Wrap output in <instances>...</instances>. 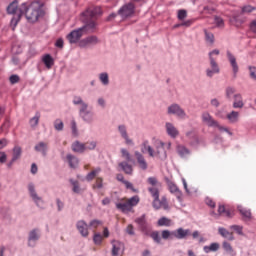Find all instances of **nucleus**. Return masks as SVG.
<instances>
[{"label":"nucleus","mask_w":256,"mask_h":256,"mask_svg":"<svg viewBox=\"0 0 256 256\" xmlns=\"http://www.w3.org/2000/svg\"><path fill=\"white\" fill-rule=\"evenodd\" d=\"M67 159H68V162H69V166L72 169H75V167H77V165H79V159H77V157H75L71 154H68Z\"/></svg>","instance_id":"33"},{"label":"nucleus","mask_w":256,"mask_h":256,"mask_svg":"<svg viewBox=\"0 0 256 256\" xmlns=\"http://www.w3.org/2000/svg\"><path fill=\"white\" fill-rule=\"evenodd\" d=\"M72 185H73V188H72V191L74 193H81V188L79 187V182L77 181H71Z\"/></svg>","instance_id":"56"},{"label":"nucleus","mask_w":256,"mask_h":256,"mask_svg":"<svg viewBox=\"0 0 256 256\" xmlns=\"http://www.w3.org/2000/svg\"><path fill=\"white\" fill-rule=\"evenodd\" d=\"M252 11H255V7L251 6V5H247L242 7V13L246 14V13H252Z\"/></svg>","instance_id":"57"},{"label":"nucleus","mask_w":256,"mask_h":256,"mask_svg":"<svg viewBox=\"0 0 256 256\" xmlns=\"http://www.w3.org/2000/svg\"><path fill=\"white\" fill-rule=\"evenodd\" d=\"M72 151H74V153H84L85 151V144L76 141L72 144Z\"/></svg>","instance_id":"27"},{"label":"nucleus","mask_w":256,"mask_h":256,"mask_svg":"<svg viewBox=\"0 0 256 256\" xmlns=\"http://www.w3.org/2000/svg\"><path fill=\"white\" fill-rule=\"evenodd\" d=\"M159 227H171V219L167 217H162L158 220Z\"/></svg>","instance_id":"37"},{"label":"nucleus","mask_w":256,"mask_h":256,"mask_svg":"<svg viewBox=\"0 0 256 256\" xmlns=\"http://www.w3.org/2000/svg\"><path fill=\"white\" fill-rule=\"evenodd\" d=\"M101 173V168H96L92 170L90 173L86 176V181H93Z\"/></svg>","instance_id":"35"},{"label":"nucleus","mask_w":256,"mask_h":256,"mask_svg":"<svg viewBox=\"0 0 256 256\" xmlns=\"http://www.w3.org/2000/svg\"><path fill=\"white\" fill-rule=\"evenodd\" d=\"M176 151L180 157H187L191 153L184 145H178Z\"/></svg>","instance_id":"31"},{"label":"nucleus","mask_w":256,"mask_h":256,"mask_svg":"<svg viewBox=\"0 0 256 256\" xmlns=\"http://www.w3.org/2000/svg\"><path fill=\"white\" fill-rule=\"evenodd\" d=\"M98 43H99V40L96 38V36H89L87 38L80 40L78 42V47L85 49V47H89L91 45H97Z\"/></svg>","instance_id":"10"},{"label":"nucleus","mask_w":256,"mask_h":256,"mask_svg":"<svg viewBox=\"0 0 256 256\" xmlns=\"http://www.w3.org/2000/svg\"><path fill=\"white\" fill-rule=\"evenodd\" d=\"M117 15H119L123 19H129V17H133V15H135V4H133V2H129L127 4H124L118 10Z\"/></svg>","instance_id":"7"},{"label":"nucleus","mask_w":256,"mask_h":256,"mask_svg":"<svg viewBox=\"0 0 256 256\" xmlns=\"http://www.w3.org/2000/svg\"><path fill=\"white\" fill-rule=\"evenodd\" d=\"M240 215L242 216L243 221H251L253 219V214L251 213V209H247L242 205L237 207Z\"/></svg>","instance_id":"13"},{"label":"nucleus","mask_w":256,"mask_h":256,"mask_svg":"<svg viewBox=\"0 0 256 256\" xmlns=\"http://www.w3.org/2000/svg\"><path fill=\"white\" fill-rule=\"evenodd\" d=\"M233 99H234L233 101L234 109H243V107H245V102H243V96L240 93L235 94Z\"/></svg>","instance_id":"19"},{"label":"nucleus","mask_w":256,"mask_h":256,"mask_svg":"<svg viewBox=\"0 0 256 256\" xmlns=\"http://www.w3.org/2000/svg\"><path fill=\"white\" fill-rule=\"evenodd\" d=\"M217 57H219V50L215 49L209 53L210 67L206 70L207 77H213L220 73L219 64H217Z\"/></svg>","instance_id":"5"},{"label":"nucleus","mask_w":256,"mask_h":256,"mask_svg":"<svg viewBox=\"0 0 256 256\" xmlns=\"http://www.w3.org/2000/svg\"><path fill=\"white\" fill-rule=\"evenodd\" d=\"M9 127H11V122L6 119L3 125L0 127V133L6 131V129H9Z\"/></svg>","instance_id":"61"},{"label":"nucleus","mask_w":256,"mask_h":256,"mask_svg":"<svg viewBox=\"0 0 256 256\" xmlns=\"http://www.w3.org/2000/svg\"><path fill=\"white\" fill-rule=\"evenodd\" d=\"M230 229H233L234 231H236V233H238V235H243V226L232 225V226H230Z\"/></svg>","instance_id":"54"},{"label":"nucleus","mask_w":256,"mask_h":256,"mask_svg":"<svg viewBox=\"0 0 256 256\" xmlns=\"http://www.w3.org/2000/svg\"><path fill=\"white\" fill-rule=\"evenodd\" d=\"M231 25H234V27H241L243 23H245V19L239 17V16H233L230 19Z\"/></svg>","instance_id":"32"},{"label":"nucleus","mask_w":256,"mask_h":256,"mask_svg":"<svg viewBox=\"0 0 256 256\" xmlns=\"http://www.w3.org/2000/svg\"><path fill=\"white\" fill-rule=\"evenodd\" d=\"M177 17L180 21H183V19H186L187 18V10H178Z\"/></svg>","instance_id":"55"},{"label":"nucleus","mask_w":256,"mask_h":256,"mask_svg":"<svg viewBox=\"0 0 256 256\" xmlns=\"http://www.w3.org/2000/svg\"><path fill=\"white\" fill-rule=\"evenodd\" d=\"M126 233L131 236L135 235V228L133 227V224H129L126 227Z\"/></svg>","instance_id":"60"},{"label":"nucleus","mask_w":256,"mask_h":256,"mask_svg":"<svg viewBox=\"0 0 256 256\" xmlns=\"http://www.w3.org/2000/svg\"><path fill=\"white\" fill-rule=\"evenodd\" d=\"M37 239H39V233L37 230H32L29 234L28 245L33 247L35 245L33 242L37 241Z\"/></svg>","instance_id":"29"},{"label":"nucleus","mask_w":256,"mask_h":256,"mask_svg":"<svg viewBox=\"0 0 256 256\" xmlns=\"http://www.w3.org/2000/svg\"><path fill=\"white\" fill-rule=\"evenodd\" d=\"M167 187L170 191V193H172L173 195L176 196V198L178 199V201H183V192H181V190H179V187L177 186V184H175V182L171 181V180H167Z\"/></svg>","instance_id":"8"},{"label":"nucleus","mask_w":256,"mask_h":256,"mask_svg":"<svg viewBox=\"0 0 256 256\" xmlns=\"http://www.w3.org/2000/svg\"><path fill=\"white\" fill-rule=\"evenodd\" d=\"M88 109H89V105L87 103L84 102L80 104V110H79L80 116H82L85 113H88L89 112Z\"/></svg>","instance_id":"47"},{"label":"nucleus","mask_w":256,"mask_h":256,"mask_svg":"<svg viewBox=\"0 0 256 256\" xmlns=\"http://www.w3.org/2000/svg\"><path fill=\"white\" fill-rule=\"evenodd\" d=\"M202 122L205 123V125H207L208 127H217V129H219V131H221L222 133L224 131L225 133H228V135H233L229 128L221 126L219 122H217V120H214L213 116H211L209 112H204L202 114Z\"/></svg>","instance_id":"6"},{"label":"nucleus","mask_w":256,"mask_h":256,"mask_svg":"<svg viewBox=\"0 0 256 256\" xmlns=\"http://www.w3.org/2000/svg\"><path fill=\"white\" fill-rule=\"evenodd\" d=\"M98 15H101V7H95L93 9H88L83 13V17H85L86 25L78 28L76 30L71 31L66 39L69 41L71 45L75 43H79L81 41V37L87 34V31H93L95 27V19H97Z\"/></svg>","instance_id":"2"},{"label":"nucleus","mask_w":256,"mask_h":256,"mask_svg":"<svg viewBox=\"0 0 256 256\" xmlns=\"http://www.w3.org/2000/svg\"><path fill=\"white\" fill-rule=\"evenodd\" d=\"M190 230H185L183 228H178L177 230H174V238L175 239H185L188 235H190Z\"/></svg>","instance_id":"23"},{"label":"nucleus","mask_w":256,"mask_h":256,"mask_svg":"<svg viewBox=\"0 0 256 256\" xmlns=\"http://www.w3.org/2000/svg\"><path fill=\"white\" fill-rule=\"evenodd\" d=\"M235 93V88L234 87H227L226 88V97L228 99H231V95H234Z\"/></svg>","instance_id":"59"},{"label":"nucleus","mask_w":256,"mask_h":256,"mask_svg":"<svg viewBox=\"0 0 256 256\" xmlns=\"http://www.w3.org/2000/svg\"><path fill=\"white\" fill-rule=\"evenodd\" d=\"M54 127L56 131H63V121H61L60 119L55 120Z\"/></svg>","instance_id":"51"},{"label":"nucleus","mask_w":256,"mask_h":256,"mask_svg":"<svg viewBox=\"0 0 256 256\" xmlns=\"http://www.w3.org/2000/svg\"><path fill=\"white\" fill-rule=\"evenodd\" d=\"M125 249V245L117 240L112 242V256H119V253Z\"/></svg>","instance_id":"17"},{"label":"nucleus","mask_w":256,"mask_h":256,"mask_svg":"<svg viewBox=\"0 0 256 256\" xmlns=\"http://www.w3.org/2000/svg\"><path fill=\"white\" fill-rule=\"evenodd\" d=\"M150 237L155 241V243H161V236H159L158 231H154L150 234Z\"/></svg>","instance_id":"48"},{"label":"nucleus","mask_w":256,"mask_h":256,"mask_svg":"<svg viewBox=\"0 0 256 256\" xmlns=\"http://www.w3.org/2000/svg\"><path fill=\"white\" fill-rule=\"evenodd\" d=\"M39 119H41V114L37 112L35 116L30 119V126L37 127V125H39Z\"/></svg>","instance_id":"41"},{"label":"nucleus","mask_w":256,"mask_h":256,"mask_svg":"<svg viewBox=\"0 0 256 256\" xmlns=\"http://www.w3.org/2000/svg\"><path fill=\"white\" fill-rule=\"evenodd\" d=\"M135 223H137V225L139 226V229H141V231H147V219H146L145 214L136 218Z\"/></svg>","instance_id":"25"},{"label":"nucleus","mask_w":256,"mask_h":256,"mask_svg":"<svg viewBox=\"0 0 256 256\" xmlns=\"http://www.w3.org/2000/svg\"><path fill=\"white\" fill-rule=\"evenodd\" d=\"M148 191L153 197L152 207L158 211V209H169V203L167 202V198L162 197L159 199V188L158 187H149Z\"/></svg>","instance_id":"3"},{"label":"nucleus","mask_w":256,"mask_h":256,"mask_svg":"<svg viewBox=\"0 0 256 256\" xmlns=\"http://www.w3.org/2000/svg\"><path fill=\"white\" fill-rule=\"evenodd\" d=\"M168 113L170 115H176L177 117H180V119H185V117H187L185 110H183L182 107L179 106L178 104L171 105L168 108Z\"/></svg>","instance_id":"9"},{"label":"nucleus","mask_w":256,"mask_h":256,"mask_svg":"<svg viewBox=\"0 0 256 256\" xmlns=\"http://www.w3.org/2000/svg\"><path fill=\"white\" fill-rule=\"evenodd\" d=\"M135 157H136V161H137L140 169H142L143 171H146L148 164H147V160H145V157L143 156V154H141L139 151H136Z\"/></svg>","instance_id":"18"},{"label":"nucleus","mask_w":256,"mask_h":256,"mask_svg":"<svg viewBox=\"0 0 256 256\" xmlns=\"http://www.w3.org/2000/svg\"><path fill=\"white\" fill-rule=\"evenodd\" d=\"M73 103L74 105H83V103H85L83 101V99L79 96H75L74 99H73Z\"/></svg>","instance_id":"63"},{"label":"nucleus","mask_w":256,"mask_h":256,"mask_svg":"<svg viewBox=\"0 0 256 256\" xmlns=\"http://www.w3.org/2000/svg\"><path fill=\"white\" fill-rule=\"evenodd\" d=\"M162 239H175V232L174 231H169V230H163L162 233Z\"/></svg>","instance_id":"38"},{"label":"nucleus","mask_w":256,"mask_h":256,"mask_svg":"<svg viewBox=\"0 0 256 256\" xmlns=\"http://www.w3.org/2000/svg\"><path fill=\"white\" fill-rule=\"evenodd\" d=\"M7 11L10 15H14L11 21L12 25L13 23L17 25L23 15H25L28 23H37L41 17L45 16L41 2L22 3L19 6V2L15 0L7 7Z\"/></svg>","instance_id":"1"},{"label":"nucleus","mask_w":256,"mask_h":256,"mask_svg":"<svg viewBox=\"0 0 256 256\" xmlns=\"http://www.w3.org/2000/svg\"><path fill=\"white\" fill-rule=\"evenodd\" d=\"M227 58L232 67L234 75H237V73H239V65H237V58H235V56L229 51H227Z\"/></svg>","instance_id":"16"},{"label":"nucleus","mask_w":256,"mask_h":256,"mask_svg":"<svg viewBox=\"0 0 256 256\" xmlns=\"http://www.w3.org/2000/svg\"><path fill=\"white\" fill-rule=\"evenodd\" d=\"M95 147H97L96 142H87L84 144V151H92Z\"/></svg>","instance_id":"44"},{"label":"nucleus","mask_w":256,"mask_h":256,"mask_svg":"<svg viewBox=\"0 0 256 256\" xmlns=\"http://www.w3.org/2000/svg\"><path fill=\"white\" fill-rule=\"evenodd\" d=\"M119 167L126 173L127 175H131L133 173V166L129 165L127 162H122L119 164Z\"/></svg>","instance_id":"34"},{"label":"nucleus","mask_w":256,"mask_h":256,"mask_svg":"<svg viewBox=\"0 0 256 256\" xmlns=\"http://www.w3.org/2000/svg\"><path fill=\"white\" fill-rule=\"evenodd\" d=\"M121 153L122 157L126 159V161H131V154L129 153V151H127V149L122 148Z\"/></svg>","instance_id":"52"},{"label":"nucleus","mask_w":256,"mask_h":256,"mask_svg":"<svg viewBox=\"0 0 256 256\" xmlns=\"http://www.w3.org/2000/svg\"><path fill=\"white\" fill-rule=\"evenodd\" d=\"M139 196H133L129 199H122L120 202L116 203V208L122 213H133V207L139 205Z\"/></svg>","instance_id":"4"},{"label":"nucleus","mask_w":256,"mask_h":256,"mask_svg":"<svg viewBox=\"0 0 256 256\" xmlns=\"http://www.w3.org/2000/svg\"><path fill=\"white\" fill-rule=\"evenodd\" d=\"M250 31H252V33H256V19L250 23Z\"/></svg>","instance_id":"64"},{"label":"nucleus","mask_w":256,"mask_h":256,"mask_svg":"<svg viewBox=\"0 0 256 256\" xmlns=\"http://www.w3.org/2000/svg\"><path fill=\"white\" fill-rule=\"evenodd\" d=\"M154 157H158V159H167V152L165 151V144L160 142L157 147L156 151H154Z\"/></svg>","instance_id":"14"},{"label":"nucleus","mask_w":256,"mask_h":256,"mask_svg":"<svg viewBox=\"0 0 256 256\" xmlns=\"http://www.w3.org/2000/svg\"><path fill=\"white\" fill-rule=\"evenodd\" d=\"M249 73H250L251 79L256 81V67L250 66L249 67Z\"/></svg>","instance_id":"62"},{"label":"nucleus","mask_w":256,"mask_h":256,"mask_svg":"<svg viewBox=\"0 0 256 256\" xmlns=\"http://www.w3.org/2000/svg\"><path fill=\"white\" fill-rule=\"evenodd\" d=\"M211 215L213 217H233V212H231L230 210L225 209L224 205H220L218 207V213H215V211H212Z\"/></svg>","instance_id":"12"},{"label":"nucleus","mask_w":256,"mask_h":256,"mask_svg":"<svg viewBox=\"0 0 256 256\" xmlns=\"http://www.w3.org/2000/svg\"><path fill=\"white\" fill-rule=\"evenodd\" d=\"M226 118L230 123H237L239 121V112L232 111L226 115Z\"/></svg>","instance_id":"30"},{"label":"nucleus","mask_w":256,"mask_h":256,"mask_svg":"<svg viewBox=\"0 0 256 256\" xmlns=\"http://www.w3.org/2000/svg\"><path fill=\"white\" fill-rule=\"evenodd\" d=\"M222 247L227 251V253H233V247L231 246V244H229V242L224 241Z\"/></svg>","instance_id":"53"},{"label":"nucleus","mask_w":256,"mask_h":256,"mask_svg":"<svg viewBox=\"0 0 256 256\" xmlns=\"http://www.w3.org/2000/svg\"><path fill=\"white\" fill-rule=\"evenodd\" d=\"M93 189H103V178L97 177Z\"/></svg>","instance_id":"45"},{"label":"nucleus","mask_w":256,"mask_h":256,"mask_svg":"<svg viewBox=\"0 0 256 256\" xmlns=\"http://www.w3.org/2000/svg\"><path fill=\"white\" fill-rule=\"evenodd\" d=\"M149 153L150 157H155V150L149 145V141H144L141 145V152L142 153Z\"/></svg>","instance_id":"24"},{"label":"nucleus","mask_w":256,"mask_h":256,"mask_svg":"<svg viewBox=\"0 0 256 256\" xmlns=\"http://www.w3.org/2000/svg\"><path fill=\"white\" fill-rule=\"evenodd\" d=\"M219 235H221V237H224V239H227L228 241H235V236L233 235V232H229V230L220 227L218 229Z\"/></svg>","instance_id":"21"},{"label":"nucleus","mask_w":256,"mask_h":256,"mask_svg":"<svg viewBox=\"0 0 256 256\" xmlns=\"http://www.w3.org/2000/svg\"><path fill=\"white\" fill-rule=\"evenodd\" d=\"M42 62L44 63L46 69H51L53 65H55V60L51 56V54H46L42 57Z\"/></svg>","instance_id":"26"},{"label":"nucleus","mask_w":256,"mask_h":256,"mask_svg":"<svg viewBox=\"0 0 256 256\" xmlns=\"http://www.w3.org/2000/svg\"><path fill=\"white\" fill-rule=\"evenodd\" d=\"M147 181H148L149 185H151V187H161V184L155 177H149L147 179Z\"/></svg>","instance_id":"43"},{"label":"nucleus","mask_w":256,"mask_h":256,"mask_svg":"<svg viewBox=\"0 0 256 256\" xmlns=\"http://www.w3.org/2000/svg\"><path fill=\"white\" fill-rule=\"evenodd\" d=\"M214 23L218 27H224L225 26V21H223V18H221L219 16L214 17Z\"/></svg>","instance_id":"50"},{"label":"nucleus","mask_w":256,"mask_h":256,"mask_svg":"<svg viewBox=\"0 0 256 256\" xmlns=\"http://www.w3.org/2000/svg\"><path fill=\"white\" fill-rule=\"evenodd\" d=\"M118 131L123 139H125L126 145H133V140L129 138L127 134V128L124 125L118 127Z\"/></svg>","instance_id":"20"},{"label":"nucleus","mask_w":256,"mask_h":256,"mask_svg":"<svg viewBox=\"0 0 256 256\" xmlns=\"http://www.w3.org/2000/svg\"><path fill=\"white\" fill-rule=\"evenodd\" d=\"M9 81L11 83V85H15V83H19L20 81V78H19V75H11L10 78H9Z\"/></svg>","instance_id":"58"},{"label":"nucleus","mask_w":256,"mask_h":256,"mask_svg":"<svg viewBox=\"0 0 256 256\" xmlns=\"http://www.w3.org/2000/svg\"><path fill=\"white\" fill-rule=\"evenodd\" d=\"M21 153H22L21 147L15 146L13 149L12 163H15L17 159H20Z\"/></svg>","instance_id":"36"},{"label":"nucleus","mask_w":256,"mask_h":256,"mask_svg":"<svg viewBox=\"0 0 256 256\" xmlns=\"http://www.w3.org/2000/svg\"><path fill=\"white\" fill-rule=\"evenodd\" d=\"M76 228L82 237H89V225H87L85 221L79 220L76 223Z\"/></svg>","instance_id":"11"},{"label":"nucleus","mask_w":256,"mask_h":256,"mask_svg":"<svg viewBox=\"0 0 256 256\" xmlns=\"http://www.w3.org/2000/svg\"><path fill=\"white\" fill-rule=\"evenodd\" d=\"M205 253H210V251H219V243H212L210 246H204Z\"/></svg>","instance_id":"40"},{"label":"nucleus","mask_w":256,"mask_h":256,"mask_svg":"<svg viewBox=\"0 0 256 256\" xmlns=\"http://www.w3.org/2000/svg\"><path fill=\"white\" fill-rule=\"evenodd\" d=\"M166 133L171 137L172 139H177L179 137V130L173 125L172 123L167 122L166 125Z\"/></svg>","instance_id":"15"},{"label":"nucleus","mask_w":256,"mask_h":256,"mask_svg":"<svg viewBox=\"0 0 256 256\" xmlns=\"http://www.w3.org/2000/svg\"><path fill=\"white\" fill-rule=\"evenodd\" d=\"M28 191L33 201H35L37 205H39L40 203H43V200L41 199V197L37 196V192H35V186L33 184L28 185Z\"/></svg>","instance_id":"22"},{"label":"nucleus","mask_w":256,"mask_h":256,"mask_svg":"<svg viewBox=\"0 0 256 256\" xmlns=\"http://www.w3.org/2000/svg\"><path fill=\"white\" fill-rule=\"evenodd\" d=\"M47 143L45 142H39L36 146H35V151H38L39 153H42V155H47V148H48Z\"/></svg>","instance_id":"28"},{"label":"nucleus","mask_w":256,"mask_h":256,"mask_svg":"<svg viewBox=\"0 0 256 256\" xmlns=\"http://www.w3.org/2000/svg\"><path fill=\"white\" fill-rule=\"evenodd\" d=\"M80 117L83 119V121H86V123H91V121H93V112L89 110L88 112L82 114Z\"/></svg>","instance_id":"39"},{"label":"nucleus","mask_w":256,"mask_h":256,"mask_svg":"<svg viewBox=\"0 0 256 256\" xmlns=\"http://www.w3.org/2000/svg\"><path fill=\"white\" fill-rule=\"evenodd\" d=\"M93 241L95 245H101L103 243V236H101L99 233L94 234Z\"/></svg>","instance_id":"49"},{"label":"nucleus","mask_w":256,"mask_h":256,"mask_svg":"<svg viewBox=\"0 0 256 256\" xmlns=\"http://www.w3.org/2000/svg\"><path fill=\"white\" fill-rule=\"evenodd\" d=\"M99 79L103 85H109V75L107 73H101Z\"/></svg>","instance_id":"46"},{"label":"nucleus","mask_w":256,"mask_h":256,"mask_svg":"<svg viewBox=\"0 0 256 256\" xmlns=\"http://www.w3.org/2000/svg\"><path fill=\"white\" fill-rule=\"evenodd\" d=\"M204 33H205V37H206V41L208 43H215V36L213 35V33L211 32H208L207 30H204Z\"/></svg>","instance_id":"42"}]
</instances>
